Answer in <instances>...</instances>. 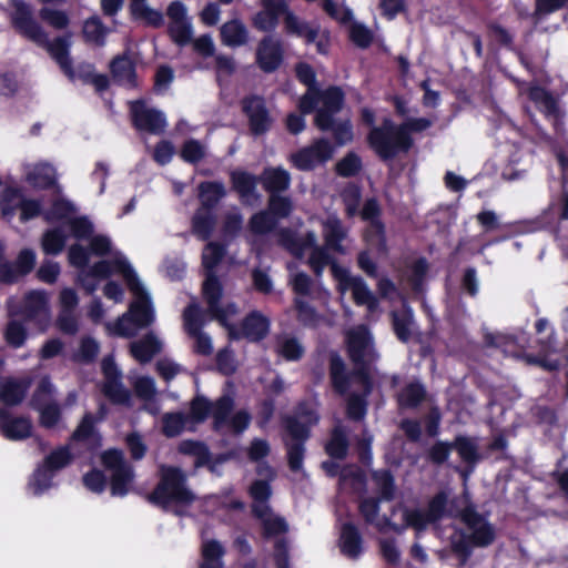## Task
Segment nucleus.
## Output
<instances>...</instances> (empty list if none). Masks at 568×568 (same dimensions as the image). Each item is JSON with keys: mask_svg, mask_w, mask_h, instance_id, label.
I'll return each instance as SVG.
<instances>
[{"mask_svg": "<svg viewBox=\"0 0 568 568\" xmlns=\"http://www.w3.org/2000/svg\"><path fill=\"white\" fill-rule=\"evenodd\" d=\"M348 448L349 440L346 429L341 425L335 426L325 444V453L333 459L343 460L347 457Z\"/></svg>", "mask_w": 568, "mask_h": 568, "instance_id": "35", "label": "nucleus"}, {"mask_svg": "<svg viewBox=\"0 0 568 568\" xmlns=\"http://www.w3.org/2000/svg\"><path fill=\"white\" fill-rule=\"evenodd\" d=\"M104 31L105 30L102 21L97 17H92L85 20L83 24V37L87 42L92 44L103 45Z\"/></svg>", "mask_w": 568, "mask_h": 568, "instance_id": "64", "label": "nucleus"}, {"mask_svg": "<svg viewBox=\"0 0 568 568\" xmlns=\"http://www.w3.org/2000/svg\"><path fill=\"white\" fill-rule=\"evenodd\" d=\"M9 317H22L44 331L50 323L49 296L43 290H31L21 300L9 297L6 303Z\"/></svg>", "mask_w": 568, "mask_h": 568, "instance_id": "12", "label": "nucleus"}, {"mask_svg": "<svg viewBox=\"0 0 568 568\" xmlns=\"http://www.w3.org/2000/svg\"><path fill=\"white\" fill-rule=\"evenodd\" d=\"M263 14L280 23L283 18V31L288 37L302 39L304 44H315L316 52L327 55L331 50V32L321 30L318 24H312L296 16L286 0H261Z\"/></svg>", "mask_w": 568, "mask_h": 568, "instance_id": "3", "label": "nucleus"}, {"mask_svg": "<svg viewBox=\"0 0 568 568\" xmlns=\"http://www.w3.org/2000/svg\"><path fill=\"white\" fill-rule=\"evenodd\" d=\"M284 427L291 437L290 442H285L288 468L297 473L303 468L306 453L305 443L311 436V430L307 425L301 423L295 416H286L284 418Z\"/></svg>", "mask_w": 568, "mask_h": 568, "instance_id": "13", "label": "nucleus"}, {"mask_svg": "<svg viewBox=\"0 0 568 568\" xmlns=\"http://www.w3.org/2000/svg\"><path fill=\"white\" fill-rule=\"evenodd\" d=\"M212 402L204 395H195L190 402V409L186 414L190 422L201 424L211 416Z\"/></svg>", "mask_w": 568, "mask_h": 568, "instance_id": "57", "label": "nucleus"}, {"mask_svg": "<svg viewBox=\"0 0 568 568\" xmlns=\"http://www.w3.org/2000/svg\"><path fill=\"white\" fill-rule=\"evenodd\" d=\"M428 270L429 264L425 257H418L410 264L408 281L414 292H420L423 290Z\"/></svg>", "mask_w": 568, "mask_h": 568, "instance_id": "62", "label": "nucleus"}, {"mask_svg": "<svg viewBox=\"0 0 568 568\" xmlns=\"http://www.w3.org/2000/svg\"><path fill=\"white\" fill-rule=\"evenodd\" d=\"M187 422L186 414L182 412L166 413L162 417V433L168 438L176 437L182 434Z\"/></svg>", "mask_w": 568, "mask_h": 568, "instance_id": "54", "label": "nucleus"}, {"mask_svg": "<svg viewBox=\"0 0 568 568\" xmlns=\"http://www.w3.org/2000/svg\"><path fill=\"white\" fill-rule=\"evenodd\" d=\"M487 37L491 44H498L507 50H514V36L497 21L486 23Z\"/></svg>", "mask_w": 568, "mask_h": 568, "instance_id": "55", "label": "nucleus"}, {"mask_svg": "<svg viewBox=\"0 0 568 568\" xmlns=\"http://www.w3.org/2000/svg\"><path fill=\"white\" fill-rule=\"evenodd\" d=\"M282 194L283 193L268 195L267 211L273 214L277 221L288 217L293 212L292 199Z\"/></svg>", "mask_w": 568, "mask_h": 568, "instance_id": "58", "label": "nucleus"}, {"mask_svg": "<svg viewBox=\"0 0 568 568\" xmlns=\"http://www.w3.org/2000/svg\"><path fill=\"white\" fill-rule=\"evenodd\" d=\"M427 396L425 386L418 382H410L405 385L396 395L397 404L400 408H417Z\"/></svg>", "mask_w": 568, "mask_h": 568, "instance_id": "36", "label": "nucleus"}, {"mask_svg": "<svg viewBox=\"0 0 568 568\" xmlns=\"http://www.w3.org/2000/svg\"><path fill=\"white\" fill-rule=\"evenodd\" d=\"M371 336L366 328L351 332L347 336V354L353 363L352 371L362 369L371 374V364L374 359V353L368 351Z\"/></svg>", "mask_w": 568, "mask_h": 568, "instance_id": "20", "label": "nucleus"}, {"mask_svg": "<svg viewBox=\"0 0 568 568\" xmlns=\"http://www.w3.org/2000/svg\"><path fill=\"white\" fill-rule=\"evenodd\" d=\"M541 106V111L545 118L551 121L554 131L557 135L562 134L564 132V112L560 110L558 101L554 98V95L549 92L545 101L539 104Z\"/></svg>", "mask_w": 568, "mask_h": 568, "instance_id": "52", "label": "nucleus"}, {"mask_svg": "<svg viewBox=\"0 0 568 568\" xmlns=\"http://www.w3.org/2000/svg\"><path fill=\"white\" fill-rule=\"evenodd\" d=\"M448 493L446 490H439L429 498L425 509L404 507L402 515L403 524L399 525L393 521L389 530L400 535L407 528H412L415 531V537L419 538L420 535L427 530L429 525H436L452 516L448 509Z\"/></svg>", "mask_w": 568, "mask_h": 568, "instance_id": "9", "label": "nucleus"}, {"mask_svg": "<svg viewBox=\"0 0 568 568\" xmlns=\"http://www.w3.org/2000/svg\"><path fill=\"white\" fill-rule=\"evenodd\" d=\"M67 234L62 226L47 230L41 239L42 251L48 255L60 254L65 245Z\"/></svg>", "mask_w": 568, "mask_h": 568, "instance_id": "44", "label": "nucleus"}, {"mask_svg": "<svg viewBox=\"0 0 568 568\" xmlns=\"http://www.w3.org/2000/svg\"><path fill=\"white\" fill-rule=\"evenodd\" d=\"M0 428L6 438L22 440L31 435L32 425L28 418L12 417L6 408H1Z\"/></svg>", "mask_w": 568, "mask_h": 568, "instance_id": "26", "label": "nucleus"}, {"mask_svg": "<svg viewBox=\"0 0 568 568\" xmlns=\"http://www.w3.org/2000/svg\"><path fill=\"white\" fill-rule=\"evenodd\" d=\"M216 211L199 206L191 219V232L200 241H209L216 227Z\"/></svg>", "mask_w": 568, "mask_h": 568, "instance_id": "29", "label": "nucleus"}, {"mask_svg": "<svg viewBox=\"0 0 568 568\" xmlns=\"http://www.w3.org/2000/svg\"><path fill=\"white\" fill-rule=\"evenodd\" d=\"M10 4L12 7L10 19L13 28L28 40L45 48L70 79L79 77L85 82L92 83L97 92H103L106 89V77L94 74L91 64H82L78 67L77 71L73 70L69 57L70 37H58L50 41L45 31L34 19L30 4L24 0H10Z\"/></svg>", "mask_w": 568, "mask_h": 568, "instance_id": "1", "label": "nucleus"}, {"mask_svg": "<svg viewBox=\"0 0 568 568\" xmlns=\"http://www.w3.org/2000/svg\"><path fill=\"white\" fill-rule=\"evenodd\" d=\"M320 101L322 106L316 110L314 125L321 132H332L337 146L351 143L354 139L352 121L336 119V114L343 109L345 102L343 90L336 85L320 90Z\"/></svg>", "mask_w": 568, "mask_h": 568, "instance_id": "6", "label": "nucleus"}, {"mask_svg": "<svg viewBox=\"0 0 568 568\" xmlns=\"http://www.w3.org/2000/svg\"><path fill=\"white\" fill-rule=\"evenodd\" d=\"M284 61L282 41L272 36H264L255 50V63L264 73H273Z\"/></svg>", "mask_w": 568, "mask_h": 568, "instance_id": "21", "label": "nucleus"}, {"mask_svg": "<svg viewBox=\"0 0 568 568\" xmlns=\"http://www.w3.org/2000/svg\"><path fill=\"white\" fill-rule=\"evenodd\" d=\"M162 351V343L153 332L130 343V354L140 364L150 363Z\"/></svg>", "mask_w": 568, "mask_h": 568, "instance_id": "28", "label": "nucleus"}, {"mask_svg": "<svg viewBox=\"0 0 568 568\" xmlns=\"http://www.w3.org/2000/svg\"><path fill=\"white\" fill-rule=\"evenodd\" d=\"M230 181L233 191L241 200L257 197L256 185L260 183V176L244 170H234L230 173Z\"/></svg>", "mask_w": 568, "mask_h": 568, "instance_id": "31", "label": "nucleus"}, {"mask_svg": "<svg viewBox=\"0 0 568 568\" xmlns=\"http://www.w3.org/2000/svg\"><path fill=\"white\" fill-rule=\"evenodd\" d=\"M109 71L120 83L135 88L138 85L134 62L126 55L116 57L109 63Z\"/></svg>", "mask_w": 568, "mask_h": 568, "instance_id": "32", "label": "nucleus"}, {"mask_svg": "<svg viewBox=\"0 0 568 568\" xmlns=\"http://www.w3.org/2000/svg\"><path fill=\"white\" fill-rule=\"evenodd\" d=\"M362 169V160L355 152H348L335 165L337 175L352 178L358 174Z\"/></svg>", "mask_w": 568, "mask_h": 568, "instance_id": "63", "label": "nucleus"}, {"mask_svg": "<svg viewBox=\"0 0 568 568\" xmlns=\"http://www.w3.org/2000/svg\"><path fill=\"white\" fill-rule=\"evenodd\" d=\"M106 253V237L94 236L89 247L74 244L69 248V262L71 265L82 268L79 280L83 288L92 294L100 288L106 295V260H101L91 268L84 270L91 255L103 256Z\"/></svg>", "mask_w": 568, "mask_h": 568, "instance_id": "7", "label": "nucleus"}, {"mask_svg": "<svg viewBox=\"0 0 568 568\" xmlns=\"http://www.w3.org/2000/svg\"><path fill=\"white\" fill-rule=\"evenodd\" d=\"M349 286L352 288L353 301L356 305H366L369 311H374L377 307L378 300L362 277H354Z\"/></svg>", "mask_w": 568, "mask_h": 568, "instance_id": "47", "label": "nucleus"}, {"mask_svg": "<svg viewBox=\"0 0 568 568\" xmlns=\"http://www.w3.org/2000/svg\"><path fill=\"white\" fill-rule=\"evenodd\" d=\"M258 176L260 184L268 195L285 193L291 187V174L282 166H266Z\"/></svg>", "mask_w": 568, "mask_h": 568, "instance_id": "24", "label": "nucleus"}, {"mask_svg": "<svg viewBox=\"0 0 568 568\" xmlns=\"http://www.w3.org/2000/svg\"><path fill=\"white\" fill-rule=\"evenodd\" d=\"M109 403L126 408L133 407L132 392L120 381L116 365L111 355H109Z\"/></svg>", "mask_w": 568, "mask_h": 568, "instance_id": "25", "label": "nucleus"}, {"mask_svg": "<svg viewBox=\"0 0 568 568\" xmlns=\"http://www.w3.org/2000/svg\"><path fill=\"white\" fill-rule=\"evenodd\" d=\"M328 376L333 390L339 395H348L346 416L353 422H362L368 409V397L374 390L372 374L362 369L347 371L342 356L336 351L328 355Z\"/></svg>", "mask_w": 568, "mask_h": 568, "instance_id": "2", "label": "nucleus"}, {"mask_svg": "<svg viewBox=\"0 0 568 568\" xmlns=\"http://www.w3.org/2000/svg\"><path fill=\"white\" fill-rule=\"evenodd\" d=\"M223 285L215 272H206L202 283V296L210 314L219 322L226 324V312L221 306Z\"/></svg>", "mask_w": 568, "mask_h": 568, "instance_id": "22", "label": "nucleus"}, {"mask_svg": "<svg viewBox=\"0 0 568 568\" xmlns=\"http://www.w3.org/2000/svg\"><path fill=\"white\" fill-rule=\"evenodd\" d=\"M102 417H94L87 413L78 427L72 433L68 445L59 447L47 456L43 464L52 471H57L69 465L73 455H82L84 452L94 453L101 448L103 437L97 429V423Z\"/></svg>", "mask_w": 568, "mask_h": 568, "instance_id": "5", "label": "nucleus"}, {"mask_svg": "<svg viewBox=\"0 0 568 568\" xmlns=\"http://www.w3.org/2000/svg\"><path fill=\"white\" fill-rule=\"evenodd\" d=\"M241 104L243 113L247 116L248 128L253 135L260 136L270 131L273 120L262 97L247 95L243 98Z\"/></svg>", "mask_w": 568, "mask_h": 568, "instance_id": "19", "label": "nucleus"}, {"mask_svg": "<svg viewBox=\"0 0 568 568\" xmlns=\"http://www.w3.org/2000/svg\"><path fill=\"white\" fill-rule=\"evenodd\" d=\"M334 151V145L326 138H318L308 146L293 153L291 162L300 171H313L317 165L328 162L333 158Z\"/></svg>", "mask_w": 568, "mask_h": 568, "instance_id": "15", "label": "nucleus"}, {"mask_svg": "<svg viewBox=\"0 0 568 568\" xmlns=\"http://www.w3.org/2000/svg\"><path fill=\"white\" fill-rule=\"evenodd\" d=\"M22 199V193L17 189L7 187L3 190L0 203L2 216L8 220L12 219L16 211L19 209Z\"/></svg>", "mask_w": 568, "mask_h": 568, "instance_id": "60", "label": "nucleus"}, {"mask_svg": "<svg viewBox=\"0 0 568 568\" xmlns=\"http://www.w3.org/2000/svg\"><path fill=\"white\" fill-rule=\"evenodd\" d=\"M541 106V111L545 118L551 121L554 131L557 135L562 134L564 132V112L560 110L558 101L554 98V95L549 92L545 101L539 104Z\"/></svg>", "mask_w": 568, "mask_h": 568, "instance_id": "51", "label": "nucleus"}, {"mask_svg": "<svg viewBox=\"0 0 568 568\" xmlns=\"http://www.w3.org/2000/svg\"><path fill=\"white\" fill-rule=\"evenodd\" d=\"M178 452L182 455L195 457V467L207 466L211 463V452L207 445L201 440L184 439L180 442Z\"/></svg>", "mask_w": 568, "mask_h": 568, "instance_id": "40", "label": "nucleus"}, {"mask_svg": "<svg viewBox=\"0 0 568 568\" xmlns=\"http://www.w3.org/2000/svg\"><path fill=\"white\" fill-rule=\"evenodd\" d=\"M358 215L363 221L368 222L369 226L365 234V240L371 245H375L379 253L387 252V240L385 224L382 221V207L376 197L365 200Z\"/></svg>", "mask_w": 568, "mask_h": 568, "instance_id": "17", "label": "nucleus"}, {"mask_svg": "<svg viewBox=\"0 0 568 568\" xmlns=\"http://www.w3.org/2000/svg\"><path fill=\"white\" fill-rule=\"evenodd\" d=\"M366 141L383 162L393 161L400 153H407L412 149L402 126L389 118H384L381 125L373 126Z\"/></svg>", "mask_w": 568, "mask_h": 568, "instance_id": "11", "label": "nucleus"}, {"mask_svg": "<svg viewBox=\"0 0 568 568\" xmlns=\"http://www.w3.org/2000/svg\"><path fill=\"white\" fill-rule=\"evenodd\" d=\"M109 489L112 496H125L134 480L133 466L125 460L123 452L109 448Z\"/></svg>", "mask_w": 568, "mask_h": 568, "instance_id": "14", "label": "nucleus"}, {"mask_svg": "<svg viewBox=\"0 0 568 568\" xmlns=\"http://www.w3.org/2000/svg\"><path fill=\"white\" fill-rule=\"evenodd\" d=\"M220 39L229 48H239L247 44L250 32L244 22L235 18L221 26Z\"/></svg>", "mask_w": 568, "mask_h": 568, "instance_id": "30", "label": "nucleus"}, {"mask_svg": "<svg viewBox=\"0 0 568 568\" xmlns=\"http://www.w3.org/2000/svg\"><path fill=\"white\" fill-rule=\"evenodd\" d=\"M278 221L267 210L254 213L248 220V230L255 235H265L273 232Z\"/></svg>", "mask_w": 568, "mask_h": 568, "instance_id": "50", "label": "nucleus"}, {"mask_svg": "<svg viewBox=\"0 0 568 568\" xmlns=\"http://www.w3.org/2000/svg\"><path fill=\"white\" fill-rule=\"evenodd\" d=\"M196 499L195 494L187 487V476L182 468L172 465H161L159 481L148 495V500L168 509L171 505L190 506Z\"/></svg>", "mask_w": 568, "mask_h": 568, "instance_id": "8", "label": "nucleus"}, {"mask_svg": "<svg viewBox=\"0 0 568 568\" xmlns=\"http://www.w3.org/2000/svg\"><path fill=\"white\" fill-rule=\"evenodd\" d=\"M280 235L282 244L296 256H301L303 251L307 247H313L314 250L317 246L313 232H307L304 239H298L290 230L283 229Z\"/></svg>", "mask_w": 568, "mask_h": 568, "instance_id": "45", "label": "nucleus"}, {"mask_svg": "<svg viewBox=\"0 0 568 568\" xmlns=\"http://www.w3.org/2000/svg\"><path fill=\"white\" fill-rule=\"evenodd\" d=\"M341 199L348 219L358 215L362 201V189L358 184L354 182L347 183L341 192Z\"/></svg>", "mask_w": 568, "mask_h": 568, "instance_id": "48", "label": "nucleus"}, {"mask_svg": "<svg viewBox=\"0 0 568 568\" xmlns=\"http://www.w3.org/2000/svg\"><path fill=\"white\" fill-rule=\"evenodd\" d=\"M200 206L216 211L220 201L225 197L226 190L220 181H203L197 186Z\"/></svg>", "mask_w": 568, "mask_h": 568, "instance_id": "33", "label": "nucleus"}, {"mask_svg": "<svg viewBox=\"0 0 568 568\" xmlns=\"http://www.w3.org/2000/svg\"><path fill=\"white\" fill-rule=\"evenodd\" d=\"M234 399L231 395H222L215 402H212L211 416L213 417V428L219 430L226 425L229 417L234 408Z\"/></svg>", "mask_w": 568, "mask_h": 568, "instance_id": "46", "label": "nucleus"}, {"mask_svg": "<svg viewBox=\"0 0 568 568\" xmlns=\"http://www.w3.org/2000/svg\"><path fill=\"white\" fill-rule=\"evenodd\" d=\"M270 320L258 311L250 312L241 322V327L229 325V337L233 341L246 338L250 342H261L270 333Z\"/></svg>", "mask_w": 568, "mask_h": 568, "instance_id": "18", "label": "nucleus"}, {"mask_svg": "<svg viewBox=\"0 0 568 568\" xmlns=\"http://www.w3.org/2000/svg\"><path fill=\"white\" fill-rule=\"evenodd\" d=\"M111 275L121 276L129 291L136 290L142 285L131 263L120 251L112 246L109 240V277Z\"/></svg>", "mask_w": 568, "mask_h": 568, "instance_id": "23", "label": "nucleus"}, {"mask_svg": "<svg viewBox=\"0 0 568 568\" xmlns=\"http://www.w3.org/2000/svg\"><path fill=\"white\" fill-rule=\"evenodd\" d=\"M372 479L378 490L379 498L385 501H392L395 499L396 484L395 478L390 469L383 468L372 473Z\"/></svg>", "mask_w": 568, "mask_h": 568, "instance_id": "42", "label": "nucleus"}, {"mask_svg": "<svg viewBox=\"0 0 568 568\" xmlns=\"http://www.w3.org/2000/svg\"><path fill=\"white\" fill-rule=\"evenodd\" d=\"M339 549L344 556L351 559L358 558L364 550L362 534L352 521H346L341 527Z\"/></svg>", "mask_w": 568, "mask_h": 568, "instance_id": "27", "label": "nucleus"}, {"mask_svg": "<svg viewBox=\"0 0 568 568\" xmlns=\"http://www.w3.org/2000/svg\"><path fill=\"white\" fill-rule=\"evenodd\" d=\"M452 443L453 449L458 453L460 459L467 465H476L480 460L478 446L474 438L465 435H457Z\"/></svg>", "mask_w": 568, "mask_h": 568, "instance_id": "43", "label": "nucleus"}, {"mask_svg": "<svg viewBox=\"0 0 568 568\" xmlns=\"http://www.w3.org/2000/svg\"><path fill=\"white\" fill-rule=\"evenodd\" d=\"M130 292L134 300L130 303L126 313L119 317L113 325L109 324L110 335L134 337L139 329L148 328L155 320L151 297L143 284Z\"/></svg>", "mask_w": 568, "mask_h": 568, "instance_id": "10", "label": "nucleus"}, {"mask_svg": "<svg viewBox=\"0 0 568 568\" xmlns=\"http://www.w3.org/2000/svg\"><path fill=\"white\" fill-rule=\"evenodd\" d=\"M28 385L20 381L7 379L0 386V400L7 405H18L26 396Z\"/></svg>", "mask_w": 568, "mask_h": 568, "instance_id": "49", "label": "nucleus"}, {"mask_svg": "<svg viewBox=\"0 0 568 568\" xmlns=\"http://www.w3.org/2000/svg\"><path fill=\"white\" fill-rule=\"evenodd\" d=\"M130 116L133 128L139 132L160 135L168 125L164 113L158 109L149 108L142 99L130 103Z\"/></svg>", "mask_w": 568, "mask_h": 568, "instance_id": "16", "label": "nucleus"}, {"mask_svg": "<svg viewBox=\"0 0 568 568\" xmlns=\"http://www.w3.org/2000/svg\"><path fill=\"white\" fill-rule=\"evenodd\" d=\"M28 337L26 325L17 317H10L4 328V339L13 348L23 346Z\"/></svg>", "mask_w": 568, "mask_h": 568, "instance_id": "56", "label": "nucleus"}, {"mask_svg": "<svg viewBox=\"0 0 568 568\" xmlns=\"http://www.w3.org/2000/svg\"><path fill=\"white\" fill-rule=\"evenodd\" d=\"M206 155L204 145L195 139L184 141L180 150V158L189 164H197Z\"/></svg>", "mask_w": 568, "mask_h": 568, "instance_id": "61", "label": "nucleus"}, {"mask_svg": "<svg viewBox=\"0 0 568 568\" xmlns=\"http://www.w3.org/2000/svg\"><path fill=\"white\" fill-rule=\"evenodd\" d=\"M27 181L34 187L48 189L55 183V170L49 163L26 166Z\"/></svg>", "mask_w": 568, "mask_h": 568, "instance_id": "37", "label": "nucleus"}, {"mask_svg": "<svg viewBox=\"0 0 568 568\" xmlns=\"http://www.w3.org/2000/svg\"><path fill=\"white\" fill-rule=\"evenodd\" d=\"M226 254V245L220 242H209L202 253V265L206 272H215Z\"/></svg>", "mask_w": 568, "mask_h": 568, "instance_id": "53", "label": "nucleus"}, {"mask_svg": "<svg viewBox=\"0 0 568 568\" xmlns=\"http://www.w3.org/2000/svg\"><path fill=\"white\" fill-rule=\"evenodd\" d=\"M324 227V242H325V248H329L334 252L343 254L344 247L342 245L343 240L346 236V232L344 231L342 226V222L339 219H328L323 224Z\"/></svg>", "mask_w": 568, "mask_h": 568, "instance_id": "39", "label": "nucleus"}, {"mask_svg": "<svg viewBox=\"0 0 568 568\" xmlns=\"http://www.w3.org/2000/svg\"><path fill=\"white\" fill-rule=\"evenodd\" d=\"M458 517L471 531L466 534L460 530L458 537L454 536L450 539L452 551L458 558L459 565L464 566L471 557L473 547L486 548L495 541L496 529L471 503L459 511Z\"/></svg>", "mask_w": 568, "mask_h": 568, "instance_id": "4", "label": "nucleus"}, {"mask_svg": "<svg viewBox=\"0 0 568 568\" xmlns=\"http://www.w3.org/2000/svg\"><path fill=\"white\" fill-rule=\"evenodd\" d=\"M146 0H131L130 14L132 20L143 21L145 26L152 28H160L164 23V18L161 11L150 8Z\"/></svg>", "mask_w": 568, "mask_h": 568, "instance_id": "34", "label": "nucleus"}, {"mask_svg": "<svg viewBox=\"0 0 568 568\" xmlns=\"http://www.w3.org/2000/svg\"><path fill=\"white\" fill-rule=\"evenodd\" d=\"M54 392L55 388L50 378L47 376L41 378L31 399L32 406L37 409L39 407L55 403Z\"/></svg>", "mask_w": 568, "mask_h": 568, "instance_id": "59", "label": "nucleus"}, {"mask_svg": "<svg viewBox=\"0 0 568 568\" xmlns=\"http://www.w3.org/2000/svg\"><path fill=\"white\" fill-rule=\"evenodd\" d=\"M392 328L397 339L407 343L412 338V325L414 323L413 311L409 306L403 307L400 311H392Z\"/></svg>", "mask_w": 568, "mask_h": 568, "instance_id": "38", "label": "nucleus"}, {"mask_svg": "<svg viewBox=\"0 0 568 568\" xmlns=\"http://www.w3.org/2000/svg\"><path fill=\"white\" fill-rule=\"evenodd\" d=\"M225 549L216 539H210L202 545V562L199 568H224L223 557Z\"/></svg>", "mask_w": 568, "mask_h": 568, "instance_id": "41", "label": "nucleus"}]
</instances>
